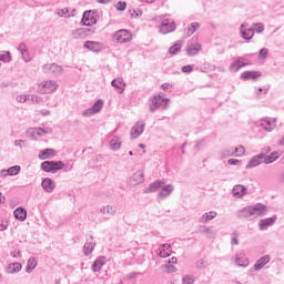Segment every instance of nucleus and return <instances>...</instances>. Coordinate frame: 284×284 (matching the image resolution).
I'll return each mask as SVG.
<instances>
[{"mask_svg": "<svg viewBox=\"0 0 284 284\" xmlns=\"http://www.w3.org/2000/svg\"><path fill=\"white\" fill-rule=\"evenodd\" d=\"M267 214V205L257 203L253 206H246L242 211H240V216L242 219H258V216H265Z\"/></svg>", "mask_w": 284, "mask_h": 284, "instance_id": "1", "label": "nucleus"}, {"mask_svg": "<svg viewBox=\"0 0 284 284\" xmlns=\"http://www.w3.org/2000/svg\"><path fill=\"white\" fill-rule=\"evenodd\" d=\"M40 168L43 172L57 174L59 170H63V168H65V163H63V161H44L41 163Z\"/></svg>", "mask_w": 284, "mask_h": 284, "instance_id": "2", "label": "nucleus"}, {"mask_svg": "<svg viewBox=\"0 0 284 284\" xmlns=\"http://www.w3.org/2000/svg\"><path fill=\"white\" fill-rule=\"evenodd\" d=\"M57 88V82L52 80L43 81L38 85V92L40 94H52V92H54Z\"/></svg>", "mask_w": 284, "mask_h": 284, "instance_id": "3", "label": "nucleus"}, {"mask_svg": "<svg viewBox=\"0 0 284 284\" xmlns=\"http://www.w3.org/2000/svg\"><path fill=\"white\" fill-rule=\"evenodd\" d=\"M113 39L116 43H130L132 41V33L125 29H121L113 34Z\"/></svg>", "mask_w": 284, "mask_h": 284, "instance_id": "4", "label": "nucleus"}, {"mask_svg": "<svg viewBox=\"0 0 284 284\" xmlns=\"http://www.w3.org/2000/svg\"><path fill=\"white\" fill-rule=\"evenodd\" d=\"M43 73L44 74H55L59 75L61 72H63V67L57 64V63H51V64H44L42 67Z\"/></svg>", "mask_w": 284, "mask_h": 284, "instance_id": "5", "label": "nucleus"}, {"mask_svg": "<svg viewBox=\"0 0 284 284\" xmlns=\"http://www.w3.org/2000/svg\"><path fill=\"white\" fill-rule=\"evenodd\" d=\"M81 23L87 28H90L91 26H95L97 18H94V13L92 12V10L84 11Z\"/></svg>", "mask_w": 284, "mask_h": 284, "instance_id": "6", "label": "nucleus"}, {"mask_svg": "<svg viewBox=\"0 0 284 284\" xmlns=\"http://www.w3.org/2000/svg\"><path fill=\"white\" fill-rule=\"evenodd\" d=\"M174 30H176V24H174V21H170L168 19L162 21L160 26L161 34H170V32H174Z\"/></svg>", "mask_w": 284, "mask_h": 284, "instance_id": "7", "label": "nucleus"}, {"mask_svg": "<svg viewBox=\"0 0 284 284\" xmlns=\"http://www.w3.org/2000/svg\"><path fill=\"white\" fill-rule=\"evenodd\" d=\"M145 182V174L143 171L135 172L129 180V184L131 187H135V185H141V183Z\"/></svg>", "mask_w": 284, "mask_h": 284, "instance_id": "8", "label": "nucleus"}, {"mask_svg": "<svg viewBox=\"0 0 284 284\" xmlns=\"http://www.w3.org/2000/svg\"><path fill=\"white\" fill-rule=\"evenodd\" d=\"M261 163H265V153H260L254 155L246 164V170H252V168H257Z\"/></svg>", "mask_w": 284, "mask_h": 284, "instance_id": "9", "label": "nucleus"}, {"mask_svg": "<svg viewBox=\"0 0 284 284\" xmlns=\"http://www.w3.org/2000/svg\"><path fill=\"white\" fill-rule=\"evenodd\" d=\"M164 101L168 103L170 101V99H163V97H161V94L152 97L150 112H156V110H159V108H161V103H163Z\"/></svg>", "mask_w": 284, "mask_h": 284, "instance_id": "10", "label": "nucleus"}, {"mask_svg": "<svg viewBox=\"0 0 284 284\" xmlns=\"http://www.w3.org/2000/svg\"><path fill=\"white\" fill-rule=\"evenodd\" d=\"M145 130V123L138 122L134 124V126L131 129V139H139L141 134H143Z\"/></svg>", "mask_w": 284, "mask_h": 284, "instance_id": "11", "label": "nucleus"}, {"mask_svg": "<svg viewBox=\"0 0 284 284\" xmlns=\"http://www.w3.org/2000/svg\"><path fill=\"white\" fill-rule=\"evenodd\" d=\"M263 77V73H261V71H244L241 74V79H243V81H256V79Z\"/></svg>", "mask_w": 284, "mask_h": 284, "instance_id": "12", "label": "nucleus"}, {"mask_svg": "<svg viewBox=\"0 0 284 284\" xmlns=\"http://www.w3.org/2000/svg\"><path fill=\"white\" fill-rule=\"evenodd\" d=\"M41 187L44 190V192H48L49 194L54 192V189L57 187V184H54V181L50 178H44L41 182Z\"/></svg>", "mask_w": 284, "mask_h": 284, "instance_id": "13", "label": "nucleus"}, {"mask_svg": "<svg viewBox=\"0 0 284 284\" xmlns=\"http://www.w3.org/2000/svg\"><path fill=\"white\" fill-rule=\"evenodd\" d=\"M111 85L115 89L118 94H123V92H125V82L123 81V78L112 80Z\"/></svg>", "mask_w": 284, "mask_h": 284, "instance_id": "14", "label": "nucleus"}, {"mask_svg": "<svg viewBox=\"0 0 284 284\" xmlns=\"http://www.w3.org/2000/svg\"><path fill=\"white\" fill-rule=\"evenodd\" d=\"M261 121V126L263 128V130H265V132H272L274 128H276V119L272 121L270 120V118H264Z\"/></svg>", "mask_w": 284, "mask_h": 284, "instance_id": "15", "label": "nucleus"}, {"mask_svg": "<svg viewBox=\"0 0 284 284\" xmlns=\"http://www.w3.org/2000/svg\"><path fill=\"white\" fill-rule=\"evenodd\" d=\"M274 223H276V215L272 216V217H266L263 220H260V224L258 227L261 230V232L267 230L271 225H274Z\"/></svg>", "mask_w": 284, "mask_h": 284, "instance_id": "16", "label": "nucleus"}, {"mask_svg": "<svg viewBox=\"0 0 284 284\" xmlns=\"http://www.w3.org/2000/svg\"><path fill=\"white\" fill-rule=\"evenodd\" d=\"M232 194L236 199H243V196H245V194H247V187H245L244 185H241V184H236L232 190Z\"/></svg>", "mask_w": 284, "mask_h": 284, "instance_id": "17", "label": "nucleus"}, {"mask_svg": "<svg viewBox=\"0 0 284 284\" xmlns=\"http://www.w3.org/2000/svg\"><path fill=\"white\" fill-rule=\"evenodd\" d=\"M243 156L245 154V146L240 145L234 148H231L230 150L226 151V153H224V156Z\"/></svg>", "mask_w": 284, "mask_h": 284, "instance_id": "18", "label": "nucleus"}, {"mask_svg": "<svg viewBox=\"0 0 284 284\" xmlns=\"http://www.w3.org/2000/svg\"><path fill=\"white\" fill-rule=\"evenodd\" d=\"M245 59L239 58L237 60L233 61L230 65V70L232 72H239L241 68H245V65H250V62H243Z\"/></svg>", "mask_w": 284, "mask_h": 284, "instance_id": "19", "label": "nucleus"}, {"mask_svg": "<svg viewBox=\"0 0 284 284\" xmlns=\"http://www.w3.org/2000/svg\"><path fill=\"white\" fill-rule=\"evenodd\" d=\"M57 156V151L54 149H44L40 151L39 159L45 161V159H54Z\"/></svg>", "mask_w": 284, "mask_h": 284, "instance_id": "20", "label": "nucleus"}, {"mask_svg": "<svg viewBox=\"0 0 284 284\" xmlns=\"http://www.w3.org/2000/svg\"><path fill=\"white\" fill-rule=\"evenodd\" d=\"M271 257L270 255H264L262 256L260 260H257V262L254 264V271L255 272H261V270H263L264 266L267 265V263H270Z\"/></svg>", "mask_w": 284, "mask_h": 284, "instance_id": "21", "label": "nucleus"}, {"mask_svg": "<svg viewBox=\"0 0 284 284\" xmlns=\"http://www.w3.org/2000/svg\"><path fill=\"white\" fill-rule=\"evenodd\" d=\"M13 216L17 221H26V219H28V211L22 206H19L14 210Z\"/></svg>", "mask_w": 284, "mask_h": 284, "instance_id": "22", "label": "nucleus"}, {"mask_svg": "<svg viewBox=\"0 0 284 284\" xmlns=\"http://www.w3.org/2000/svg\"><path fill=\"white\" fill-rule=\"evenodd\" d=\"M244 28H245V24H241V29H240L241 37L242 39L250 41L251 39L254 38V28L243 30Z\"/></svg>", "mask_w": 284, "mask_h": 284, "instance_id": "23", "label": "nucleus"}, {"mask_svg": "<svg viewBox=\"0 0 284 284\" xmlns=\"http://www.w3.org/2000/svg\"><path fill=\"white\" fill-rule=\"evenodd\" d=\"M163 185H165V182L158 180L153 183H151L145 190V194H150V192H156L158 190H161V187H163Z\"/></svg>", "mask_w": 284, "mask_h": 284, "instance_id": "24", "label": "nucleus"}, {"mask_svg": "<svg viewBox=\"0 0 284 284\" xmlns=\"http://www.w3.org/2000/svg\"><path fill=\"white\" fill-rule=\"evenodd\" d=\"M172 192H174V186L172 184L164 185L158 194V199H168Z\"/></svg>", "mask_w": 284, "mask_h": 284, "instance_id": "25", "label": "nucleus"}, {"mask_svg": "<svg viewBox=\"0 0 284 284\" xmlns=\"http://www.w3.org/2000/svg\"><path fill=\"white\" fill-rule=\"evenodd\" d=\"M83 48L90 50L91 52H100L101 51V43L97 41H85Z\"/></svg>", "mask_w": 284, "mask_h": 284, "instance_id": "26", "label": "nucleus"}, {"mask_svg": "<svg viewBox=\"0 0 284 284\" xmlns=\"http://www.w3.org/2000/svg\"><path fill=\"white\" fill-rule=\"evenodd\" d=\"M280 158H281V153H278V151H274L270 155H265L264 153V163L265 165H270V163H274V161H278Z\"/></svg>", "mask_w": 284, "mask_h": 284, "instance_id": "27", "label": "nucleus"}, {"mask_svg": "<svg viewBox=\"0 0 284 284\" xmlns=\"http://www.w3.org/2000/svg\"><path fill=\"white\" fill-rule=\"evenodd\" d=\"M93 236H91V241H87L84 246H83V252H84V256H90L92 254V252L94 251L95 247V243H93Z\"/></svg>", "mask_w": 284, "mask_h": 284, "instance_id": "28", "label": "nucleus"}, {"mask_svg": "<svg viewBox=\"0 0 284 284\" xmlns=\"http://www.w3.org/2000/svg\"><path fill=\"white\" fill-rule=\"evenodd\" d=\"M36 268H37V258L30 257L27 262V268H26L27 274H32V272H34Z\"/></svg>", "mask_w": 284, "mask_h": 284, "instance_id": "29", "label": "nucleus"}, {"mask_svg": "<svg viewBox=\"0 0 284 284\" xmlns=\"http://www.w3.org/2000/svg\"><path fill=\"white\" fill-rule=\"evenodd\" d=\"M101 214H109V216H114L116 214V206L106 205L100 209Z\"/></svg>", "mask_w": 284, "mask_h": 284, "instance_id": "30", "label": "nucleus"}, {"mask_svg": "<svg viewBox=\"0 0 284 284\" xmlns=\"http://www.w3.org/2000/svg\"><path fill=\"white\" fill-rule=\"evenodd\" d=\"M200 234H204V236L206 239H214V236H216V233L214 231H212V229H210L207 226H202L200 229Z\"/></svg>", "mask_w": 284, "mask_h": 284, "instance_id": "31", "label": "nucleus"}, {"mask_svg": "<svg viewBox=\"0 0 284 284\" xmlns=\"http://www.w3.org/2000/svg\"><path fill=\"white\" fill-rule=\"evenodd\" d=\"M71 37H72L73 39H85V37H88V36H85L84 29H83V28H80V29L73 30V31L71 32Z\"/></svg>", "mask_w": 284, "mask_h": 284, "instance_id": "32", "label": "nucleus"}, {"mask_svg": "<svg viewBox=\"0 0 284 284\" xmlns=\"http://www.w3.org/2000/svg\"><path fill=\"white\" fill-rule=\"evenodd\" d=\"M201 50V44H191L187 49L186 52L189 57H194L199 54V51Z\"/></svg>", "mask_w": 284, "mask_h": 284, "instance_id": "33", "label": "nucleus"}, {"mask_svg": "<svg viewBox=\"0 0 284 284\" xmlns=\"http://www.w3.org/2000/svg\"><path fill=\"white\" fill-rule=\"evenodd\" d=\"M213 219H216V212L211 211L209 213H204L203 216L201 217L200 222L207 223V221H212Z\"/></svg>", "mask_w": 284, "mask_h": 284, "instance_id": "34", "label": "nucleus"}, {"mask_svg": "<svg viewBox=\"0 0 284 284\" xmlns=\"http://www.w3.org/2000/svg\"><path fill=\"white\" fill-rule=\"evenodd\" d=\"M8 274H17V272H21V263H12L8 267Z\"/></svg>", "mask_w": 284, "mask_h": 284, "instance_id": "35", "label": "nucleus"}, {"mask_svg": "<svg viewBox=\"0 0 284 284\" xmlns=\"http://www.w3.org/2000/svg\"><path fill=\"white\" fill-rule=\"evenodd\" d=\"M199 28H201V23L199 22L191 23V26L187 28V33H186L187 37H192V34H194V32H196Z\"/></svg>", "mask_w": 284, "mask_h": 284, "instance_id": "36", "label": "nucleus"}, {"mask_svg": "<svg viewBox=\"0 0 284 284\" xmlns=\"http://www.w3.org/2000/svg\"><path fill=\"white\" fill-rule=\"evenodd\" d=\"M110 148L111 150H121V142L119 141V136H114L111 141H110Z\"/></svg>", "mask_w": 284, "mask_h": 284, "instance_id": "37", "label": "nucleus"}, {"mask_svg": "<svg viewBox=\"0 0 284 284\" xmlns=\"http://www.w3.org/2000/svg\"><path fill=\"white\" fill-rule=\"evenodd\" d=\"M182 45H183V44H182L181 42H178V43L173 44V45L169 49L170 54H179V52H181Z\"/></svg>", "mask_w": 284, "mask_h": 284, "instance_id": "38", "label": "nucleus"}, {"mask_svg": "<svg viewBox=\"0 0 284 284\" xmlns=\"http://www.w3.org/2000/svg\"><path fill=\"white\" fill-rule=\"evenodd\" d=\"M9 176H17V174H19V172H21V166L19 165H14L11 166L7 170Z\"/></svg>", "mask_w": 284, "mask_h": 284, "instance_id": "39", "label": "nucleus"}, {"mask_svg": "<svg viewBox=\"0 0 284 284\" xmlns=\"http://www.w3.org/2000/svg\"><path fill=\"white\" fill-rule=\"evenodd\" d=\"M91 108L93 109L94 113L98 114L100 110H103V100H97Z\"/></svg>", "mask_w": 284, "mask_h": 284, "instance_id": "40", "label": "nucleus"}, {"mask_svg": "<svg viewBox=\"0 0 284 284\" xmlns=\"http://www.w3.org/2000/svg\"><path fill=\"white\" fill-rule=\"evenodd\" d=\"M164 271L168 272V274H172V273L176 272V266L174 264L168 262L164 265Z\"/></svg>", "mask_w": 284, "mask_h": 284, "instance_id": "41", "label": "nucleus"}, {"mask_svg": "<svg viewBox=\"0 0 284 284\" xmlns=\"http://www.w3.org/2000/svg\"><path fill=\"white\" fill-rule=\"evenodd\" d=\"M44 134H48V131H44L41 128L33 129L32 136H44Z\"/></svg>", "mask_w": 284, "mask_h": 284, "instance_id": "42", "label": "nucleus"}, {"mask_svg": "<svg viewBox=\"0 0 284 284\" xmlns=\"http://www.w3.org/2000/svg\"><path fill=\"white\" fill-rule=\"evenodd\" d=\"M158 254L161 258H168V256H170L172 254V251H166L165 248H160Z\"/></svg>", "mask_w": 284, "mask_h": 284, "instance_id": "43", "label": "nucleus"}, {"mask_svg": "<svg viewBox=\"0 0 284 284\" xmlns=\"http://www.w3.org/2000/svg\"><path fill=\"white\" fill-rule=\"evenodd\" d=\"M115 8L119 12H123V10H125V8H128V3L123 2V1H119L116 3Z\"/></svg>", "mask_w": 284, "mask_h": 284, "instance_id": "44", "label": "nucleus"}, {"mask_svg": "<svg viewBox=\"0 0 284 284\" xmlns=\"http://www.w3.org/2000/svg\"><path fill=\"white\" fill-rule=\"evenodd\" d=\"M253 26H254V31H256L257 33L264 32V30H265V27L261 22H257Z\"/></svg>", "mask_w": 284, "mask_h": 284, "instance_id": "45", "label": "nucleus"}, {"mask_svg": "<svg viewBox=\"0 0 284 284\" xmlns=\"http://www.w3.org/2000/svg\"><path fill=\"white\" fill-rule=\"evenodd\" d=\"M84 30V34L87 37H91V34H94L97 32V28L91 27V28H82Z\"/></svg>", "mask_w": 284, "mask_h": 284, "instance_id": "46", "label": "nucleus"}, {"mask_svg": "<svg viewBox=\"0 0 284 284\" xmlns=\"http://www.w3.org/2000/svg\"><path fill=\"white\" fill-rule=\"evenodd\" d=\"M231 244L232 245H239V233L234 232L231 235Z\"/></svg>", "mask_w": 284, "mask_h": 284, "instance_id": "47", "label": "nucleus"}, {"mask_svg": "<svg viewBox=\"0 0 284 284\" xmlns=\"http://www.w3.org/2000/svg\"><path fill=\"white\" fill-rule=\"evenodd\" d=\"M193 70H194V65L192 64L182 67V72H184V74H190V72H192Z\"/></svg>", "mask_w": 284, "mask_h": 284, "instance_id": "48", "label": "nucleus"}, {"mask_svg": "<svg viewBox=\"0 0 284 284\" xmlns=\"http://www.w3.org/2000/svg\"><path fill=\"white\" fill-rule=\"evenodd\" d=\"M182 284H194V277L186 275L185 277H183Z\"/></svg>", "mask_w": 284, "mask_h": 284, "instance_id": "49", "label": "nucleus"}, {"mask_svg": "<svg viewBox=\"0 0 284 284\" xmlns=\"http://www.w3.org/2000/svg\"><path fill=\"white\" fill-rule=\"evenodd\" d=\"M20 54L22 55V59H23V61H26V63H29V61H32V59L30 58V53L28 52V50H27V51H22Z\"/></svg>", "mask_w": 284, "mask_h": 284, "instance_id": "50", "label": "nucleus"}, {"mask_svg": "<svg viewBox=\"0 0 284 284\" xmlns=\"http://www.w3.org/2000/svg\"><path fill=\"white\" fill-rule=\"evenodd\" d=\"M92 114H97V113L94 112V109H92V106L89 108V109H87V110H84V111L82 112V116H92Z\"/></svg>", "mask_w": 284, "mask_h": 284, "instance_id": "51", "label": "nucleus"}, {"mask_svg": "<svg viewBox=\"0 0 284 284\" xmlns=\"http://www.w3.org/2000/svg\"><path fill=\"white\" fill-rule=\"evenodd\" d=\"M0 61H4L6 63H10V61H11L10 52H8V54H1L0 55Z\"/></svg>", "mask_w": 284, "mask_h": 284, "instance_id": "52", "label": "nucleus"}, {"mask_svg": "<svg viewBox=\"0 0 284 284\" xmlns=\"http://www.w3.org/2000/svg\"><path fill=\"white\" fill-rule=\"evenodd\" d=\"M59 17H70L68 8L61 9L58 11Z\"/></svg>", "mask_w": 284, "mask_h": 284, "instance_id": "53", "label": "nucleus"}, {"mask_svg": "<svg viewBox=\"0 0 284 284\" xmlns=\"http://www.w3.org/2000/svg\"><path fill=\"white\" fill-rule=\"evenodd\" d=\"M101 267L103 266L99 265L97 261H94L92 264V272H101Z\"/></svg>", "mask_w": 284, "mask_h": 284, "instance_id": "54", "label": "nucleus"}, {"mask_svg": "<svg viewBox=\"0 0 284 284\" xmlns=\"http://www.w3.org/2000/svg\"><path fill=\"white\" fill-rule=\"evenodd\" d=\"M16 100L18 103H26V101H28V95H18Z\"/></svg>", "mask_w": 284, "mask_h": 284, "instance_id": "55", "label": "nucleus"}, {"mask_svg": "<svg viewBox=\"0 0 284 284\" xmlns=\"http://www.w3.org/2000/svg\"><path fill=\"white\" fill-rule=\"evenodd\" d=\"M95 262L103 267V265H105V256L98 257Z\"/></svg>", "mask_w": 284, "mask_h": 284, "instance_id": "56", "label": "nucleus"}, {"mask_svg": "<svg viewBox=\"0 0 284 284\" xmlns=\"http://www.w3.org/2000/svg\"><path fill=\"white\" fill-rule=\"evenodd\" d=\"M267 49H265V48H263V49H261L260 50V57L262 58V59H267Z\"/></svg>", "mask_w": 284, "mask_h": 284, "instance_id": "57", "label": "nucleus"}, {"mask_svg": "<svg viewBox=\"0 0 284 284\" xmlns=\"http://www.w3.org/2000/svg\"><path fill=\"white\" fill-rule=\"evenodd\" d=\"M196 267H197V270H203L205 267V261L199 260L196 262Z\"/></svg>", "mask_w": 284, "mask_h": 284, "instance_id": "58", "label": "nucleus"}, {"mask_svg": "<svg viewBox=\"0 0 284 284\" xmlns=\"http://www.w3.org/2000/svg\"><path fill=\"white\" fill-rule=\"evenodd\" d=\"M19 52H26L28 50V47L26 45V43L21 42L18 47Z\"/></svg>", "mask_w": 284, "mask_h": 284, "instance_id": "59", "label": "nucleus"}, {"mask_svg": "<svg viewBox=\"0 0 284 284\" xmlns=\"http://www.w3.org/2000/svg\"><path fill=\"white\" fill-rule=\"evenodd\" d=\"M161 250H165L166 252H172V245L170 244H162L160 245Z\"/></svg>", "mask_w": 284, "mask_h": 284, "instance_id": "60", "label": "nucleus"}, {"mask_svg": "<svg viewBox=\"0 0 284 284\" xmlns=\"http://www.w3.org/2000/svg\"><path fill=\"white\" fill-rule=\"evenodd\" d=\"M229 165H239V163H241V161L236 160V159H230L227 160Z\"/></svg>", "mask_w": 284, "mask_h": 284, "instance_id": "61", "label": "nucleus"}, {"mask_svg": "<svg viewBox=\"0 0 284 284\" xmlns=\"http://www.w3.org/2000/svg\"><path fill=\"white\" fill-rule=\"evenodd\" d=\"M271 152H272V148L266 146L263 149L262 154H265V156H267V154H270Z\"/></svg>", "mask_w": 284, "mask_h": 284, "instance_id": "62", "label": "nucleus"}, {"mask_svg": "<svg viewBox=\"0 0 284 284\" xmlns=\"http://www.w3.org/2000/svg\"><path fill=\"white\" fill-rule=\"evenodd\" d=\"M21 143H26V140H16L14 141L16 148H21Z\"/></svg>", "mask_w": 284, "mask_h": 284, "instance_id": "63", "label": "nucleus"}, {"mask_svg": "<svg viewBox=\"0 0 284 284\" xmlns=\"http://www.w3.org/2000/svg\"><path fill=\"white\" fill-rule=\"evenodd\" d=\"M170 88H171L170 83L162 84V90H164V92H166V90H170Z\"/></svg>", "mask_w": 284, "mask_h": 284, "instance_id": "64", "label": "nucleus"}]
</instances>
